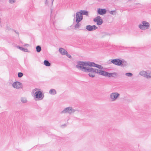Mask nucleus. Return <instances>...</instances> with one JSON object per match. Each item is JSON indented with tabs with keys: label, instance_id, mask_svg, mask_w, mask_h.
Returning <instances> with one entry per match:
<instances>
[{
	"label": "nucleus",
	"instance_id": "nucleus-32",
	"mask_svg": "<svg viewBox=\"0 0 151 151\" xmlns=\"http://www.w3.org/2000/svg\"><path fill=\"white\" fill-rule=\"evenodd\" d=\"M38 89L37 88H35L32 91L33 93H34L35 91H36Z\"/></svg>",
	"mask_w": 151,
	"mask_h": 151
},
{
	"label": "nucleus",
	"instance_id": "nucleus-36",
	"mask_svg": "<svg viewBox=\"0 0 151 151\" xmlns=\"http://www.w3.org/2000/svg\"><path fill=\"white\" fill-rule=\"evenodd\" d=\"M73 17H74V18L73 19V21H74L75 20V14H74L73 15Z\"/></svg>",
	"mask_w": 151,
	"mask_h": 151
},
{
	"label": "nucleus",
	"instance_id": "nucleus-33",
	"mask_svg": "<svg viewBox=\"0 0 151 151\" xmlns=\"http://www.w3.org/2000/svg\"><path fill=\"white\" fill-rule=\"evenodd\" d=\"M109 35V34L107 33H104V35Z\"/></svg>",
	"mask_w": 151,
	"mask_h": 151
},
{
	"label": "nucleus",
	"instance_id": "nucleus-19",
	"mask_svg": "<svg viewBox=\"0 0 151 151\" xmlns=\"http://www.w3.org/2000/svg\"><path fill=\"white\" fill-rule=\"evenodd\" d=\"M112 74L116 75V74L115 73V72L113 73H109L107 72L106 76H108L109 77H110L111 76L112 77H114V76L112 75Z\"/></svg>",
	"mask_w": 151,
	"mask_h": 151
},
{
	"label": "nucleus",
	"instance_id": "nucleus-31",
	"mask_svg": "<svg viewBox=\"0 0 151 151\" xmlns=\"http://www.w3.org/2000/svg\"><path fill=\"white\" fill-rule=\"evenodd\" d=\"M45 4L46 5H47L48 4V2L47 1V0H45Z\"/></svg>",
	"mask_w": 151,
	"mask_h": 151
},
{
	"label": "nucleus",
	"instance_id": "nucleus-22",
	"mask_svg": "<svg viewBox=\"0 0 151 151\" xmlns=\"http://www.w3.org/2000/svg\"><path fill=\"white\" fill-rule=\"evenodd\" d=\"M146 78H151V72L147 71V75Z\"/></svg>",
	"mask_w": 151,
	"mask_h": 151
},
{
	"label": "nucleus",
	"instance_id": "nucleus-3",
	"mask_svg": "<svg viewBox=\"0 0 151 151\" xmlns=\"http://www.w3.org/2000/svg\"><path fill=\"white\" fill-rule=\"evenodd\" d=\"M111 62L115 65L124 66L126 65L127 62L119 59H114L111 61Z\"/></svg>",
	"mask_w": 151,
	"mask_h": 151
},
{
	"label": "nucleus",
	"instance_id": "nucleus-40",
	"mask_svg": "<svg viewBox=\"0 0 151 151\" xmlns=\"http://www.w3.org/2000/svg\"><path fill=\"white\" fill-rule=\"evenodd\" d=\"M80 30H83V29H80Z\"/></svg>",
	"mask_w": 151,
	"mask_h": 151
},
{
	"label": "nucleus",
	"instance_id": "nucleus-8",
	"mask_svg": "<svg viewBox=\"0 0 151 151\" xmlns=\"http://www.w3.org/2000/svg\"><path fill=\"white\" fill-rule=\"evenodd\" d=\"M76 22H81L83 19V15L80 12H76Z\"/></svg>",
	"mask_w": 151,
	"mask_h": 151
},
{
	"label": "nucleus",
	"instance_id": "nucleus-38",
	"mask_svg": "<svg viewBox=\"0 0 151 151\" xmlns=\"http://www.w3.org/2000/svg\"><path fill=\"white\" fill-rule=\"evenodd\" d=\"M27 45L28 46V45H28V44H25L24 45V46H27Z\"/></svg>",
	"mask_w": 151,
	"mask_h": 151
},
{
	"label": "nucleus",
	"instance_id": "nucleus-28",
	"mask_svg": "<svg viewBox=\"0 0 151 151\" xmlns=\"http://www.w3.org/2000/svg\"><path fill=\"white\" fill-rule=\"evenodd\" d=\"M23 75V74L22 73L19 72L18 73V76L19 78L22 77Z\"/></svg>",
	"mask_w": 151,
	"mask_h": 151
},
{
	"label": "nucleus",
	"instance_id": "nucleus-10",
	"mask_svg": "<svg viewBox=\"0 0 151 151\" xmlns=\"http://www.w3.org/2000/svg\"><path fill=\"white\" fill-rule=\"evenodd\" d=\"M42 93L40 91H36L35 93V96L37 99H43L44 96L43 97Z\"/></svg>",
	"mask_w": 151,
	"mask_h": 151
},
{
	"label": "nucleus",
	"instance_id": "nucleus-17",
	"mask_svg": "<svg viewBox=\"0 0 151 151\" xmlns=\"http://www.w3.org/2000/svg\"><path fill=\"white\" fill-rule=\"evenodd\" d=\"M49 93L50 94L54 95L56 93V92L55 89H51L49 91Z\"/></svg>",
	"mask_w": 151,
	"mask_h": 151
},
{
	"label": "nucleus",
	"instance_id": "nucleus-15",
	"mask_svg": "<svg viewBox=\"0 0 151 151\" xmlns=\"http://www.w3.org/2000/svg\"><path fill=\"white\" fill-rule=\"evenodd\" d=\"M80 22H76V24L74 26V29H77L80 27L81 26V24L79 23Z\"/></svg>",
	"mask_w": 151,
	"mask_h": 151
},
{
	"label": "nucleus",
	"instance_id": "nucleus-20",
	"mask_svg": "<svg viewBox=\"0 0 151 151\" xmlns=\"http://www.w3.org/2000/svg\"><path fill=\"white\" fill-rule=\"evenodd\" d=\"M44 64L46 66H49L51 65L50 63L47 60H44Z\"/></svg>",
	"mask_w": 151,
	"mask_h": 151
},
{
	"label": "nucleus",
	"instance_id": "nucleus-13",
	"mask_svg": "<svg viewBox=\"0 0 151 151\" xmlns=\"http://www.w3.org/2000/svg\"><path fill=\"white\" fill-rule=\"evenodd\" d=\"M59 51L62 55H65V53H67V51L62 48H60L59 50Z\"/></svg>",
	"mask_w": 151,
	"mask_h": 151
},
{
	"label": "nucleus",
	"instance_id": "nucleus-5",
	"mask_svg": "<svg viewBox=\"0 0 151 151\" xmlns=\"http://www.w3.org/2000/svg\"><path fill=\"white\" fill-rule=\"evenodd\" d=\"M120 96V94L117 92H113L111 93L109 97L112 101H115Z\"/></svg>",
	"mask_w": 151,
	"mask_h": 151
},
{
	"label": "nucleus",
	"instance_id": "nucleus-12",
	"mask_svg": "<svg viewBox=\"0 0 151 151\" xmlns=\"http://www.w3.org/2000/svg\"><path fill=\"white\" fill-rule=\"evenodd\" d=\"M97 12L99 14L101 15H103L106 13V10L105 9L99 8L98 9Z\"/></svg>",
	"mask_w": 151,
	"mask_h": 151
},
{
	"label": "nucleus",
	"instance_id": "nucleus-24",
	"mask_svg": "<svg viewBox=\"0 0 151 151\" xmlns=\"http://www.w3.org/2000/svg\"><path fill=\"white\" fill-rule=\"evenodd\" d=\"M95 67L97 68L100 70H102L103 69V67L102 66H101V65L97 64H96Z\"/></svg>",
	"mask_w": 151,
	"mask_h": 151
},
{
	"label": "nucleus",
	"instance_id": "nucleus-18",
	"mask_svg": "<svg viewBox=\"0 0 151 151\" xmlns=\"http://www.w3.org/2000/svg\"><path fill=\"white\" fill-rule=\"evenodd\" d=\"M80 12L82 14V15H88V12L87 11H84L83 10H81Z\"/></svg>",
	"mask_w": 151,
	"mask_h": 151
},
{
	"label": "nucleus",
	"instance_id": "nucleus-29",
	"mask_svg": "<svg viewBox=\"0 0 151 151\" xmlns=\"http://www.w3.org/2000/svg\"><path fill=\"white\" fill-rule=\"evenodd\" d=\"M65 55H66L68 58H71V56L70 54H68L67 52V53H65Z\"/></svg>",
	"mask_w": 151,
	"mask_h": 151
},
{
	"label": "nucleus",
	"instance_id": "nucleus-9",
	"mask_svg": "<svg viewBox=\"0 0 151 151\" xmlns=\"http://www.w3.org/2000/svg\"><path fill=\"white\" fill-rule=\"evenodd\" d=\"M93 21L95 22H96L97 24L98 25H101L103 22L102 19H101V17L99 16H97L94 19Z\"/></svg>",
	"mask_w": 151,
	"mask_h": 151
},
{
	"label": "nucleus",
	"instance_id": "nucleus-6",
	"mask_svg": "<svg viewBox=\"0 0 151 151\" xmlns=\"http://www.w3.org/2000/svg\"><path fill=\"white\" fill-rule=\"evenodd\" d=\"M76 110L73 109L71 107H69L64 109L61 112V113H68L69 114L74 112Z\"/></svg>",
	"mask_w": 151,
	"mask_h": 151
},
{
	"label": "nucleus",
	"instance_id": "nucleus-7",
	"mask_svg": "<svg viewBox=\"0 0 151 151\" xmlns=\"http://www.w3.org/2000/svg\"><path fill=\"white\" fill-rule=\"evenodd\" d=\"M13 87L17 89H19L22 88V83L19 81H16L13 83Z\"/></svg>",
	"mask_w": 151,
	"mask_h": 151
},
{
	"label": "nucleus",
	"instance_id": "nucleus-21",
	"mask_svg": "<svg viewBox=\"0 0 151 151\" xmlns=\"http://www.w3.org/2000/svg\"><path fill=\"white\" fill-rule=\"evenodd\" d=\"M17 48H18L20 50L25 52H27L28 51L27 49L24 48L22 47H20L19 46H17Z\"/></svg>",
	"mask_w": 151,
	"mask_h": 151
},
{
	"label": "nucleus",
	"instance_id": "nucleus-23",
	"mask_svg": "<svg viewBox=\"0 0 151 151\" xmlns=\"http://www.w3.org/2000/svg\"><path fill=\"white\" fill-rule=\"evenodd\" d=\"M36 51L38 52H40L41 51V47L39 45H38L36 47Z\"/></svg>",
	"mask_w": 151,
	"mask_h": 151
},
{
	"label": "nucleus",
	"instance_id": "nucleus-34",
	"mask_svg": "<svg viewBox=\"0 0 151 151\" xmlns=\"http://www.w3.org/2000/svg\"><path fill=\"white\" fill-rule=\"evenodd\" d=\"M14 30V32H15L16 34H18V35H19V32H17L16 30Z\"/></svg>",
	"mask_w": 151,
	"mask_h": 151
},
{
	"label": "nucleus",
	"instance_id": "nucleus-14",
	"mask_svg": "<svg viewBox=\"0 0 151 151\" xmlns=\"http://www.w3.org/2000/svg\"><path fill=\"white\" fill-rule=\"evenodd\" d=\"M139 74L144 77L146 78L147 75V71H145L144 70H142L140 72Z\"/></svg>",
	"mask_w": 151,
	"mask_h": 151
},
{
	"label": "nucleus",
	"instance_id": "nucleus-16",
	"mask_svg": "<svg viewBox=\"0 0 151 151\" xmlns=\"http://www.w3.org/2000/svg\"><path fill=\"white\" fill-rule=\"evenodd\" d=\"M107 72L100 70L99 72V75H101L105 76H106Z\"/></svg>",
	"mask_w": 151,
	"mask_h": 151
},
{
	"label": "nucleus",
	"instance_id": "nucleus-26",
	"mask_svg": "<svg viewBox=\"0 0 151 151\" xmlns=\"http://www.w3.org/2000/svg\"><path fill=\"white\" fill-rule=\"evenodd\" d=\"M109 13L111 14L115 15L116 14V12L115 10L111 11H110Z\"/></svg>",
	"mask_w": 151,
	"mask_h": 151
},
{
	"label": "nucleus",
	"instance_id": "nucleus-39",
	"mask_svg": "<svg viewBox=\"0 0 151 151\" xmlns=\"http://www.w3.org/2000/svg\"><path fill=\"white\" fill-rule=\"evenodd\" d=\"M62 126H66V124H64L63 125H62Z\"/></svg>",
	"mask_w": 151,
	"mask_h": 151
},
{
	"label": "nucleus",
	"instance_id": "nucleus-35",
	"mask_svg": "<svg viewBox=\"0 0 151 151\" xmlns=\"http://www.w3.org/2000/svg\"><path fill=\"white\" fill-rule=\"evenodd\" d=\"M115 73L116 74V75L112 74V75H113L114 76V77H115L117 75V74L116 73Z\"/></svg>",
	"mask_w": 151,
	"mask_h": 151
},
{
	"label": "nucleus",
	"instance_id": "nucleus-11",
	"mask_svg": "<svg viewBox=\"0 0 151 151\" xmlns=\"http://www.w3.org/2000/svg\"><path fill=\"white\" fill-rule=\"evenodd\" d=\"M86 29L88 31H92L96 29L97 27L95 25L91 26V25H87L86 27Z\"/></svg>",
	"mask_w": 151,
	"mask_h": 151
},
{
	"label": "nucleus",
	"instance_id": "nucleus-37",
	"mask_svg": "<svg viewBox=\"0 0 151 151\" xmlns=\"http://www.w3.org/2000/svg\"><path fill=\"white\" fill-rule=\"evenodd\" d=\"M54 0H51V1H52V4H53V2L54 1Z\"/></svg>",
	"mask_w": 151,
	"mask_h": 151
},
{
	"label": "nucleus",
	"instance_id": "nucleus-1",
	"mask_svg": "<svg viewBox=\"0 0 151 151\" xmlns=\"http://www.w3.org/2000/svg\"><path fill=\"white\" fill-rule=\"evenodd\" d=\"M77 65L76 67L78 69H80L82 71L84 72V70L82 69L83 67H91L92 66L95 67L96 64L93 62H87L79 61L77 62Z\"/></svg>",
	"mask_w": 151,
	"mask_h": 151
},
{
	"label": "nucleus",
	"instance_id": "nucleus-2",
	"mask_svg": "<svg viewBox=\"0 0 151 151\" xmlns=\"http://www.w3.org/2000/svg\"><path fill=\"white\" fill-rule=\"evenodd\" d=\"M83 69L84 70V72L86 73H90L88 74L89 76L93 78L95 76L93 74L94 73H97L99 74L100 70L97 69H94L91 67H83Z\"/></svg>",
	"mask_w": 151,
	"mask_h": 151
},
{
	"label": "nucleus",
	"instance_id": "nucleus-25",
	"mask_svg": "<svg viewBox=\"0 0 151 151\" xmlns=\"http://www.w3.org/2000/svg\"><path fill=\"white\" fill-rule=\"evenodd\" d=\"M125 75L127 76L131 77L132 76L133 74L131 73H127L125 74Z\"/></svg>",
	"mask_w": 151,
	"mask_h": 151
},
{
	"label": "nucleus",
	"instance_id": "nucleus-30",
	"mask_svg": "<svg viewBox=\"0 0 151 151\" xmlns=\"http://www.w3.org/2000/svg\"><path fill=\"white\" fill-rule=\"evenodd\" d=\"M9 3L11 4H13L15 2V0H9Z\"/></svg>",
	"mask_w": 151,
	"mask_h": 151
},
{
	"label": "nucleus",
	"instance_id": "nucleus-4",
	"mask_svg": "<svg viewBox=\"0 0 151 151\" xmlns=\"http://www.w3.org/2000/svg\"><path fill=\"white\" fill-rule=\"evenodd\" d=\"M138 27L141 30H145L150 28V24L149 22L146 21H143L142 22V24L138 25Z\"/></svg>",
	"mask_w": 151,
	"mask_h": 151
},
{
	"label": "nucleus",
	"instance_id": "nucleus-27",
	"mask_svg": "<svg viewBox=\"0 0 151 151\" xmlns=\"http://www.w3.org/2000/svg\"><path fill=\"white\" fill-rule=\"evenodd\" d=\"M21 101L23 103H26L27 101L26 99L25 98H22L21 99Z\"/></svg>",
	"mask_w": 151,
	"mask_h": 151
}]
</instances>
